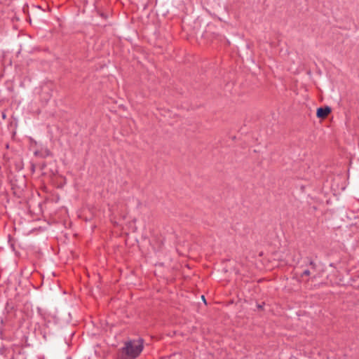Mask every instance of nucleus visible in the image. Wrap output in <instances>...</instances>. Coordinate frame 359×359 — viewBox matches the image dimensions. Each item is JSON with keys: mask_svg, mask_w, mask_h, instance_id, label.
Returning <instances> with one entry per match:
<instances>
[{"mask_svg": "<svg viewBox=\"0 0 359 359\" xmlns=\"http://www.w3.org/2000/svg\"><path fill=\"white\" fill-rule=\"evenodd\" d=\"M330 111L331 109L329 107H320L317 110V116L318 118H325L330 114Z\"/></svg>", "mask_w": 359, "mask_h": 359, "instance_id": "obj_2", "label": "nucleus"}, {"mask_svg": "<svg viewBox=\"0 0 359 359\" xmlns=\"http://www.w3.org/2000/svg\"><path fill=\"white\" fill-rule=\"evenodd\" d=\"M144 348V341L142 339L130 340L125 343L122 348V353L126 355L123 359H134L137 358L142 351Z\"/></svg>", "mask_w": 359, "mask_h": 359, "instance_id": "obj_1", "label": "nucleus"}, {"mask_svg": "<svg viewBox=\"0 0 359 359\" xmlns=\"http://www.w3.org/2000/svg\"><path fill=\"white\" fill-rule=\"evenodd\" d=\"M310 274V271L309 270H305L304 272H303V275H305V276H309Z\"/></svg>", "mask_w": 359, "mask_h": 359, "instance_id": "obj_3", "label": "nucleus"}]
</instances>
